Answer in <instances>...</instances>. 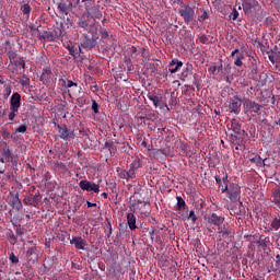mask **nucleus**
<instances>
[{"label": "nucleus", "instance_id": "obj_1", "mask_svg": "<svg viewBox=\"0 0 280 280\" xmlns=\"http://www.w3.org/2000/svg\"><path fill=\"white\" fill-rule=\"evenodd\" d=\"M222 194H228V198L231 202H236L237 198L242 194V188L236 183L226 184L224 188L221 189Z\"/></svg>", "mask_w": 280, "mask_h": 280}, {"label": "nucleus", "instance_id": "obj_2", "mask_svg": "<svg viewBox=\"0 0 280 280\" xmlns=\"http://www.w3.org/2000/svg\"><path fill=\"white\" fill-rule=\"evenodd\" d=\"M1 155L0 162L2 163H10L13 165V167H16L19 165V162L14 160V155L12 154V151L10 150V147L8 144H4L1 149Z\"/></svg>", "mask_w": 280, "mask_h": 280}, {"label": "nucleus", "instance_id": "obj_3", "mask_svg": "<svg viewBox=\"0 0 280 280\" xmlns=\"http://www.w3.org/2000/svg\"><path fill=\"white\" fill-rule=\"evenodd\" d=\"M243 108L245 113H254V115H261V105L255 101L246 98L243 102Z\"/></svg>", "mask_w": 280, "mask_h": 280}, {"label": "nucleus", "instance_id": "obj_4", "mask_svg": "<svg viewBox=\"0 0 280 280\" xmlns=\"http://www.w3.org/2000/svg\"><path fill=\"white\" fill-rule=\"evenodd\" d=\"M178 14L184 19L185 23L189 25L196 16V11L189 5H185L184 9H179Z\"/></svg>", "mask_w": 280, "mask_h": 280}, {"label": "nucleus", "instance_id": "obj_5", "mask_svg": "<svg viewBox=\"0 0 280 280\" xmlns=\"http://www.w3.org/2000/svg\"><path fill=\"white\" fill-rule=\"evenodd\" d=\"M59 33V34H58ZM58 36H65V31L62 28L58 27L57 31L52 32H46L44 35H39L38 39L39 40H47L48 43H54Z\"/></svg>", "mask_w": 280, "mask_h": 280}, {"label": "nucleus", "instance_id": "obj_6", "mask_svg": "<svg viewBox=\"0 0 280 280\" xmlns=\"http://www.w3.org/2000/svg\"><path fill=\"white\" fill-rule=\"evenodd\" d=\"M86 16L93 19V21H100L102 19V11L95 5H91V2L85 3Z\"/></svg>", "mask_w": 280, "mask_h": 280}, {"label": "nucleus", "instance_id": "obj_7", "mask_svg": "<svg viewBox=\"0 0 280 280\" xmlns=\"http://www.w3.org/2000/svg\"><path fill=\"white\" fill-rule=\"evenodd\" d=\"M79 187L83 191H93L94 194H98V191H100V185L98 184H95L93 182H89L86 179H82L79 183Z\"/></svg>", "mask_w": 280, "mask_h": 280}, {"label": "nucleus", "instance_id": "obj_8", "mask_svg": "<svg viewBox=\"0 0 280 280\" xmlns=\"http://www.w3.org/2000/svg\"><path fill=\"white\" fill-rule=\"evenodd\" d=\"M229 108L234 115H240V113H242V100L235 96L230 101Z\"/></svg>", "mask_w": 280, "mask_h": 280}, {"label": "nucleus", "instance_id": "obj_9", "mask_svg": "<svg viewBox=\"0 0 280 280\" xmlns=\"http://www.w3.org/2000/svg\"><path fill=\"white\" fill-rule=\"evenodd\" d=\"M57 129L60 139H63V141H69V139L73 138V132L67 128V125H58Z\"/></svg>", "mask_w": 280, "mask_h": 280}, {"label": "nucleus", "instance_id": "obj_10", "mask_svg": "<svg viewBox=\"0 0 280 280\" xmlns=\"http://www.w3.org/2000/svg\"><path fill=\"white\" fill-rule=\"evenodd\" d=\"M208 224H213V226H222L224 224V217L218 215L217 213H211L208 219Z\"/></svg>", "mask_w": 280, "mask_h": 280}, {"label": "nucleus", "instance_id": "obj_11", "mask_svg": "<svg viewBox=\"0 0 280 280\" xmlns=\"http://www.w3.org/2000/svg\"><path fill=\"white\" fill-rule=\"evenodd\" d=\"M70 244H74V248L78 250H84V246H86V241L82 238V236H73L72 240H70Z\"/></svg>", "mask_w": 280, "mask_h": 280}, {"label": "nucleus", "instance_id": "obj_12", "mask_svg": "<svg viewBox=\"0 0 280 280\" xmlns=\"http://www.w3.org/2000/svg\"><path fill=\"white\" fill-rule=\"evenodd\" d=\"M23 202L31 207H38V202H40L39 195H28L23 199Z\"/></svg>", "mask_w": 280, "mask_h": 280}, {"label": "nucleus", "instance_id": "obj_13", "mask_svg": "<svg viewBox=\"0 0 280 280\" xmlns=\"http://www.w3.org/2000/svg\"><path fill=\"white\" fill-rule=\"evenodd\" d=\"M10 108H15L18 110L21 108V94H19V92L12 94L10 100Z\"/></svg>", "mask_w": 280, "mask_h": 280}, {"label": "nucleus", "instance_id": "obj_14", "mask_svg": "<svg viewBox=\"0 0 280 280\" xmlns=\"http://www.w3.org/2000/svg\"><path fill=\"white\" fill-rule=\"evenodd\" d=\"M9 205L16 209V211H21L23 209V203L21 202V199L19 198V192H16L14 196L11 197Z\"/></svg>", "mask_w": 280, "mask_h": 280}, {"label": "nucleus", "instance_id": "obj_15", "mask_svg": "<svg viewBox=\"0 0 280 280\" xmlns=\"http://www.w3.org/2000/svg\"><path fill=\"white\" fill-rule=\"evenodd\" d=\"M147 97L148 100H150V102L153 103L155 108H159V106H161V100H163V97L156 95V92L154 91L148 92Z\"/></svg>", "mask_w": 280, "mask_h": 280}, {"label": "nucleus", "instance_id": "obj_16", "mask_svg": "<svg viewBox=\"0 0 280 280\" xmlns=\"http://www.w3.org/2000/svg\"><path fill=\"white\" fill-rule=\"evenodd\" d=\"M255 5H257V0H246L243 4L245 14H250L255 10Z\"/></svg>", "mask_w": 280, "mask_h": 280}, {"label": "nucleus", "instance_id": "obj_17", "mask_svg": "<svg viewBox=\"0 0 280 280\" xmlns=\"http://www.w3.org/2000/svg\"><path fill=\"white\" fill-rule=\"evenodd\" d=\"M127 224H128L130 231H136V229H137V217H135V213H128L127 214Z\"/></svg>", "mask_w": 280, "mask_h": 280}, {"label": "nucleus", "instance_id": "obj_18", "mask_svg": "<svg viewBox=\"0 0 280 280\" xmlns=\"http://www.w3.org/2000/svg\"><path fill=\"white\" fill-rule=\"evenodd\" d=\"M180 67H183V61H178V60L174 59L168 65V71H170V73H176V71H178V69H180Z\"/></svg>", "mask_w": 280, "mask_h": 280}, {"label": "nucleus", "instance_id": "obj_19", "mask_svg": "<svg viewBox=\"0 0 280 280\" xmlns=\"http://www.w3.org/2000/svg\"><path fill=\"white\" fill-rule=\"evenodd\" d=\"M230 128L235 135H242V125L240 124V120L232 119Z\"/></svg>", "mask_w": 280, "mask_h": 280}, {"label": "nucleus", "instance_id": "obj_20", "mask_svg": "<svg viewBox=\"0 0 280 280\" xmlns=\"http://www.w3.org/2000/svg\"><path fill=\"white\" fill-rule=\"evenodd\" d=\"M81 47H83V49H93V47H95V39L94 38H89V37H84Z\"/></svg>", "mask_w": 280, "mask_h": 280}, {"label": "nucleus", "instance_id": "obj_21", "mask_svg": "<svg viewBox=\"0 0 280 280\" xmlns=\"http://www.w3.org/2000/svg\"><path fill=\"white\" fill-rule=\"evenodd\" d=\"M218 234H219V237L226 240L229 237V235H231V230L226 229V226H224V225H220L218 228Z\"/></svg>", "mask_w": 280, "mask_h": 280}, {"label": "nucleus", "instance_id": "obj_22", "mask_svg": "<svg viewBox=\"0 0 280 280\" xmlns=\"http://www.w3.org/2000/svg\"><path fill=\"white\" fill-rule=\"evenodd\" d=\"M272 202H275V205H278V207H280V186H277L276 188L272 189Z\"/></svg>", "mask_w": 280, "mask_h": 280}, {"label": "nucleus", "instance_id": "obj_23", "mask_svg": "<svg viewBox=\"0 0 280 280\" xmlns=\"http://www.w3.org/2000/svg\"><path fill=\"white\" fill-rule=\"evenodd\" d=\"M177 211H187V203L185 202V199L183 197L177 196Z\"/></svg>", "mask_w": 280, "mask_h": 280}, {"label": "nucleus", "instance_id": "obj_24", "mask_svg": "<svg viewBox=\"0 0 280 280\" xmlns=\"http://www.w3.org/2000/svg\"><path fill=\"white\" fill-rule=\"evenodd\" d=\"M249 161H250V163H255V165H257V167H264V165H266V160L261 159L260 155H255Z\"/></svg>", "mask_w": 280, "mask_h": 280}, {"label": "nucleus", "instance_id": "obj_25", "mask_svg": "<svg viewBox=\"0 0 280 280\" xmlns=\"http://www.w3.org/2000/svg\"><path fill=\"white\" fill-rule=\"evenodd\" d=\"M55 172H60L61 174H65L67 172V165L62 162H56L54 165Z\"/></svg>", "mask_w": 280, "mask_h": 280}, {"label": "nucleus", "instance_id": "obj_26", "mask_svg": "<svg viewBox=\"0 0 280 280\" xmlns=\"http://www.w3.org/2000/svg\"><path fill=\"white\" fill-rule=\"evenodd\" d=\"M79 27L86 30L89 27V20L86 19V14H83L78 22Z\"/></svg>", "mask_w": 280, "mask_h": 280}, {"label": "nucleus", "instance_id": "obj_27", "mask_svg": "<svg viewBox=\"0 0 280 280\" xmlns=\"http://www.w3.org/2000/svg\"><path fill=\"white\" fill-rule=\"evenodd\" d=\"M58 10L60 14H65L66 16L69 14V7L65 2H59L58 3Z\"/></svg>", "mask_w": 280, "mask_h": 280}, {"label": "nucleus", "instance_id": "obj_28", "mask_svg": "<svg viewBox=\"0 0 280 280\" xmlns=\"http://www.w3.org/2000/svg\"><path fill=\"white\" fill-rule=\"evenodd\" d=\"M105 147L108 148L110 154H115L117 152V145H115V142L113 141L106 142Z\"/></svg>", "mask_w": 280, "mask_h": 280}, {"label": "nucleus", "instance_id": "obj_29", "mask_svg": "<svg viewBox=\"0 0 280 280\" xmlns=\"http://www.w3.org/2000/svg\"><path fill=\"white\" fill-rule=\"evenodd\" d=\"M116 172L118 173L119 178H122L125 180H129L128 179V173H127L126 170H121V168L117 167Z\"/></svg>", "mask_w": 280, "mask_h": 280}, {"label": "nucleus", "instance_id": "obj_30", "mask_svg": "<svg viewBox=\"0 0 280 280\" xmlns=\"http://www.w3.org/2000/svg\"><path fill=\"white\" fill-rule=\"evenodd\" d=\"M60 82L62 84V86H66V89H71V86H78V83L69 80L68 82L65 81V79H60Z\"/></svg>", "mask_w": 280, "mask_h": 280}, {"label": "nucleus", "instance_id": "obj_31", "mask_svg": "<svg viewBox=\"0 0 280 280\" xmlns=\"http://www.w3.org/2000/svg\"><path fill=\"white\" fill-rule=\"evenodd\" d=\"M137 175L135 173V165H130V168L127 171V178L128 180L132 179V178H136Z\"/></svg>", "mask_w": 280, "mask_h": 280}, {"label": "nucleus", "instance_id": "obj_32", "mask_svg": "<svg viewBox=\"0 0 280 280\" xmlns=\"http://www.w3.org/2000/svg\"><path fill=\"white\" fill-rule=\"evenodd\" d=\"M271 229H273L275 231H279L280 230V218H275L272 220Z\"/></svg>", "mask_w": 280, "mask_h": 280}, {"label": "nucleus", "instance_id": "obj_33", "mask_svg": "<svg viewBox=\"0 0 280 280\" xmlns=\"http://www.w3.org/2000/svg\"><path fill=\"white\" fill-rule=\"evenodd\" d=\"M15 67H22V69H25V59L23 57L16 58L14 60Z\"/></svg>", "mask_w": 280, "mask_h": 280}, {"label": "nucleus", "instance_id": "obj_34", "mask_svg": "<svg viewBox=\"0 0 280 280\" xmlns=\"http://www.w3.org/2000/svg\"><path fill=\"white\" fill-rule=\"evenodd\" d=\"M10 113L8 115L9 117V121H12L14 119V117H16V115H19V109L15 108H10Z\"/></svg>", "mask_w": 280, "mask_h": 280}, {"label": "nucleus", "instance_id": "obj_35", "mask_svg": "<svg viewBox=\"0 0 280 280\" xmlns=\"http://www.w3.org/2000/svg\"><path fill=\"white\" fill-rule=\"evenodd\" d=\"M31 12H32V7H30V4H24L22 7V13L24 15L30 16Z\"/></svg>", "mask_w": 280, "mask_h": 280}, {"label": "nucleus", "instance_id": "obj_36", "mask_svg": "<svg viewBox=\"0 0 280 280\" xmlns=\"http://www.w3.org/2000/svg\"><path fill=\"white\" fill-rule=\"evenodd\" d=\"M238 16H240V12H237V9H233L232 13L230 14V19L232 21H237Z\"/></svg>", "mask_w": 280, "mask_h": 280}, {"label": "nucleus", "instance_id": "obj_37", "mask_svg": "<svg viewBox=\"0 0 280 280\" xmlns=\"http://www.w3.org/2000/svg\"><path fill=\"white\" fill-rule=\"evenodd\" d=\"M0 135L2 136L3 139H10V131L5 128H1Z\"/></svg>", "mask_w": 280, "mask_h": 280}, {"label": "nucleus", "instance_id": "obj_38", "mask_svg": "<svg viewBox=\"0 0 280 280\" xmlns=\"http://www.w3.org/2000/svg\"><path fill=\"white\" fill-rule=\"evenodd\" d=\"M47 78H51V70H44L42 73V80H47Z\"/></svg>", "mask_w": 280, "mask_h": 280}, {"label": "nucleus", "instance_id": "obj_39", "mask_svg": "<svg viewBox=\"0 0 280 280\" xmlns=\"http://www.w3.org/2000/svg\"><path fill=\"white\" fill-rule=\"evenodd\" d=\"M19 132H21V133L27 132V126L21 125L20 127H18L15 129V133H19Z\"/></svg>", "mask_w": 280, "mask_h": 280}, {"label": "nucleus", "instance_id": "obj_40", "mask_svg": "<svg viewBox=\"0 0 280 280\" xmlns=\"http://www.w3.org/2000/svg\"><path fill=\"white\" fill-rule=\"evenodd\" d=\"M9 259L11 264H19V258L16 257V255H14V253L10 254Z\"/></svg>", "mask_w": 280, "mask_h": 280}, {"label": "nucleus", "instance_id": "obj_41", "mask_svg": "<svg viewBox=\"0 0 280 280\" xmlns=\"http://www.w3.org/2000/svg\"><path fill=\"white\" fill-rule=\"evenodd\" d=\"M188 218H189L192 222H196V220H198V217H196V211H194V210H190V211H189Z\"/></svg>", "mask_w": 280, "mask_h": 280}, {"label": "nucleus", "instance_id": "obj_42", "mask_svg": "<svg viewBox=\"0 0 280 280\" xmlns=\"http://www.w3.org/2000/svg\"><path fill=\"white\" fill-rule=\"evenodd\" d=\"M258 246H262V248H266L268 246L266 238L260 237L259 241H257Z\"/></svg>", "mask_w": 280, "mask_h": 280}, {"label": "nucleus", "instance_id": "obj_43", "mask_svg": "<svg viewBox=\"0 0 280 280\" xmlns=\"http://www.w3.org/2000/svg\"><path fill=\"white\" fill-rule=\"evenodd\" d=\"M92 110H94L95 114L100 113V104L95 101L92 103Z\"/></svg>", "mask_w": 280, "mask_h": 280}, {"label": "nucleus", "instance_id": "obj_44", "mask_svg": "<svg viewBox=\"0 0 280 280\" xmlns=\"http://www.w3.org/2000/svg\"><path fill=\"white\" fill-rule=\"evenodd\" d=\"M20 84H21L22 86H28V84H30V79L26 78V79L20 80Z\"/></svg>", "mask_w": 280, "mask_h": 280}, {"label": "nucleus", "instance_id": "obj_45", "mask_svg": "<svg viewBox=\"0 0 280 280\" xmlns=\"http://www.w3.org/2000/svg\"><path fill=\"white\" fill-rule=\"evenodd\" d=\"M234 65H235L236 67H242V65H244V62L242 61V58L237 57V58L235 59V61H234Z\"/></svg>", "mask_w": 280, "mask_h": 280}, {"label": "nucleus", "instance_id": "obj_46", "mask_svg": "<svg viewBox=\"0 0 280 280\" xmlns=\"http://www.w3.org/2000/svg\"><path fill=\"white\" fill-rule=\"evenodd\" d=\"M207 19H209V15L207 14V11H205V12L199 16V21H207Z\"/></svg>", "mask_w": 280, "mask_h": 280}, {"label": "nucleus", "instance_id": "obj_47", "mask_svg": "<svg viewBox=\"0 0 280 280\" xmlns=\"http://www.w3.org/2000/svg\"><path fill=\"white\" fill-rule=\"evenodd\" d=\"M209 73H212V75H215V71H218V67L212 66L208 69Z\"/></svg>", "mask_w": 280, "mask_h": 280}, {"label": "nucleus", "instance_id": "obj_48", "mask_svg": "<svg viewBox=\"0 0 280 280\" xmlns=\"http://www.w3.org/2000/svg\"><path fill=\"white\" fill-rule=\"evenodd\" d=\"M200 43H209V38H207V35H201L200 38H199Z\"/></svg>", "mask_w": 280, "mask_h": 280}, {"label": "nucleus", "instance_id": "obj_49", "mask_svg": "<svg viewBox=\"0 0 280 280\" xmlns=\"http://www.w3.org/2000/svg\"><path fill=\"white\" fill-rule=\"evenodd\" d=\"M11 94H12V88L8 86V88L5 89L4 97H10Z\"/></svg>", "mask_w": 280, "mask_h": 280}, {"label": "nucleus", "instance_id": "obj_50", "mask_svg": "<svg viewBox=\"0 0 280 280\" xmlns=\"http://www.w3.org/2000/svg\"><path fill=\"white\" fill-rule=\"evenodd\" d=\"M9 59H10L11 61L13 60V62H14V60L16 59V52H14V51L10 52V54H9Z\"/></svg>", "mask_w": 280, "mask_h": 280}, {"label": "nucleus", "instance_id": "obj_51", "mask_svg": "<svg viewBox=\"0 0 280 280\" xmlns=\"http://www.w3.org/2000/svg\"><path fill=\"white\" fill-rule=\"evenodd\" d=\"M68 51L70 54V56H75V49L71 46H68Z\"/></svg>", "mask_w": 280, "mask_h": 280}, {"label": "nucleus", "instance_id": "obj_52", "mask_svg": "<svg viewBox=\"0 0 280 280\" xmlns=\"http://www.w3.org/2000/svg\"><path fill=\"white\" fill-rule=\"evenodd\" d=\"M138 205H142L143 207H150V201L138 200Z\"/></svg>", "mask_w": 280, "mask_h": 280}, {"label": "nucleus", "instance_id": "obj_53", "mask_svg": "<svg viewBox=\"0 0 280 280\" xmlns=\"http://www.w3.org/2000/svg\"><path fill=\"white\" fill-rule=\"evenodd\" d=\"M88 207L91 209V207H97V203H93L91 201H86Z\"/></svg>", "mask_w": 280, "mask_h": 280}, {"label": "nucleus", "instance_id": "obj_54", "mask_svg": "<svg viewBox=\"0 0 280 280\" xmlns=\"http://www.w3.org/2000/svg\"><path fill=\"white\" fill-rule=\"evenodd\" d=\"M240 52V49H234L232 52H231V58H234L235 57V54H238Z\"/></svg>", "mask_w": 280, "mask_h": 280}, {"label": "nucleus", "instance_id": "obj_55", "mask_svg": "<svg viewBox=\"0 0 280 280\" xmlns=\"http://www.w3.org/2000/svg\"><path fill=\"white\" fill-rule=\"evenodd\" d=\"M223 183L225 185H229V175L228 174H225V176L223 177Z\"/></svg>", "mask_w": 280, "mask_h": 280}, {"label": "nucleus", "instance_id": "obj_56", "mask_svg": "<svg viewBox=\"0 0 280 280\" xmlns=\"http://www.w3.org/2000/svg\"><path fill=\"white\" fill-rule=\"evenodd\" d=\"M217 185H222V179L220 177H215Z\"/></svg>", "mask_w": 280, "mask_h": 280}, {"label": "nucleus", "instance_id": "obj_57", "mask_svg": "<svg viewBox=\"0 0 280 280\" xmlns=\"http://www.w3.org/2000/svg\"><path fill=\"white\" fill-rule=\"evenodd\" d=\"M269 60L272 62V65H275V57L272 55H269Z\"/></svg>", "mask_w": 280, "mask_h": 280}, {"label": "nucleus", "instance_id": "obj_58", "mask_svg": "<svg viewBox=\"0 0 280 280\" xmlns=\"http://www.w3.org/2000/svg\"><path fill=\"white\" fill-rule=\"evenodd\" d=\"M276 262L280 265V255L279 254L276 256Z\"/></svg>", "mask_w": 280, "mask_h": 280}, {"label": "nucleus", "instance_id": "obj_59", "mask_svg": "<svg viewBox=\"0 0 280 280\" xmlns=\"http://www.w3.org/2000/svg\"><path fill=\"white\" fill-rule=\"evenodd\" d=\"M131 54H137V47L135 46L131 47Z\"/></svg>", "mask_w": 280, "mask_h": 280}, {"label": "nucleus", "instance_id": "obj_60", "mask_svg": "<svg viewBox=\"0 0 280 280\" xmlns=\"http://www.w3.org/2000/svg\"><path fill=\"white\" fill-rule=\"evenodd\" d=\"M141 145H142L143 148H148V142H145V140H143L142 143H141Z\"/></svg>", "mask_w": 280, "mask_h": 280}, {"label": "nucleus", "instance_id": "obj_61", "mask_svg": "<svg viewBox=\"0 0 280 280\" xmlns=\"http://www.w3.org/2000/svg\"><path fill=\"white\" fill-rule=\"evenodd\" d=\"M102 196H103V198H105V199L108 198V194H106V192H103Z\"/></svg>", "mask_w": 280, "mask_h": 280}, {"label": "nucleus", "instance_id": "obj_62", "mask_svg": "<svg viewBox=\"0 0 280 280\" xmlns=\"http://www.w3.org/2000/svg\"><path fill=\"white\" fill-rule=\"evenodd\" d=\"M4 172H5V170H1V168H0V174H3Z\"/></svg>", "mask_w": 280, "mask_h": 280}, {"label": "nucleus", "instance_id": "obj_63", "mask_svg": "<svg viewBox=\"0 0 280 280\" xmlns=\"http://www.w3.org/2000/svg\"><path fill=\"white\" fill-rule=\"evenodd\" d=\"M182 75H184V78H187V74H185V72H183Z\"/></svg>", "mask_w": 280, "mask_h": 280}, {"label": "nucleus", "instance_id": "obj_64", "mask_svg": "<svg viewBox=\"0 0 280 280\" xmlns=\"http://www.w3.org/2000/svg\"><path fill=\"white\" fill-rule=\"evenodd\" d=\"M0 84H3V80H1V77H0Z\"/></svg>", "mask_w": 280, "mask_h": 280}]
</instances>
